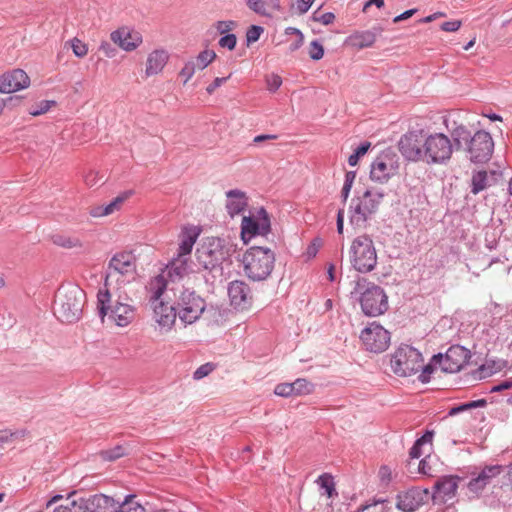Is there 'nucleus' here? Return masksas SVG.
I'll return each instance as SVG.
<instances>
[{
  "label": "nucleus",
  "mask_w": 512,
  "mask_h": 512,
  "mask_svg": "<svg viewBox=\"0 0 512 512\" xmlns=\"http://www.w3.org/2000/svg\"><path fill=\"white\" fill-rule=\"evenodd\" d=\"M439 366V363H434L433 362V358L431 359V362L427 365H423L422 364V372L421 374L419 375V380L422 382V383H427L430 381V375L434 372L435 370V367L436 366Z\"/></svg>",
  "instance_id": "48"
},
{
  "label": "nucleus",
  "mask_w": 512,
  "mask_h": 512,
  "mask_svg": "<svg viewBox=\"0 0 512 512\" xmlns=\"http://www.w3.org/2000/svg\"><path fill=\"white\" fill-rule=\"evenodd\" d=\"M190 257L180 255L177 253L170 262L166 265L161 274L152 278L147 286L149 293H152V298L158 300L167 288V281H178L187 275L190 270L189 264Z\"/></svg>",
  "instance_id": "7"
},
{
  "label": "nucleus",
  "mask_w": 512,
  "mask_h": 512,
  "mask_svg": "<svg viewBox=\"0 0 512 512\" xmlns=\"http://www.w3.org/2000/svg\"><path fill=\"white\" fill-rule=\"evenodd\" d=\"M133 259V255L131 253L123 252L114 255L109 262L106 279L115 273L120 275L133 274L135 271V263Z\"/></svg>",
  "instance_id": "23"
},
{
  "label": "nucleus",
  "mask_w": 512,
  "mask_h": 512,
  "mask_svg": "<svg viewBox=\"0 0 512 512\" xmlns=\"http://www.w3.org/2000/svg\"><path fill=\"white\" fill-rule=\"evenodd\" d=\"M274 393L277 396H281V397L293 396L294 395V393H293V386L291 385V383H280V384H277L275 389H274Z\"/></svg>",
  "instance_id": "50"
},
{
  "label": "nucleus",
  "mask_w": 512,
  "mask_h": 512,
  "mask_svg": "<svg viewBox=\"0 0 512 512\" xmlns=\"http://www.w3.org/2000/svg\"><path fill=\"white\" fill-rule=\"evenodd\" d=\"M248 206L246 193L239 189L226 191V210L231 217L242 214Z\"/></svg>",
  "instance_id": "25"
},
{
  "label": "nucleus",
  "mask_w": 512,
  "mask_h": 512,
  "mask_svg": "<svg viewBox=\"0 0 512 512\" xmlns=\"http://www.w3.org/2000/svg\"><path fill=\"white\" fill-rule=\"evenodd\" d=\"M25 435V431H10V430H4L0 431V444L7 443L13 438H21Z\"/></svg>",
  "instance_id": "51"
},
{
  "label": "nucleus",
  "mask_w": 512,
  "mask_h": 512,
  "mask_svg": "<svg viewBox=\"0 0 512 512\" xmlns=\"http://www.w3.org/2000/svg\"><path fill=\"white\" fill-rule=\"evenodd\" d=\"M198 259L202 263L205 269L220 270L222 271V264L224 261V252L218 243L216 248H212V244L209 246H202L197 251Z\"/></svg>",
  "instance_id": "20"
},
{
  "label": "nucleus",
  "mask_w": 512,
  "mask_h": 512,
  "mask_svg": "<svg viewBox=\"0 0 512 512\" xmlns=\"http://www.w3.org/2000/svg\"><path fill=\"white\" fill-rule=\"evenodd\" d=\"M470 358L471 353L468 349L460 345H453L445 354L433 355V362L439 363L443 372L457 373L469 362Z\"/></svg>",
  "instance_id": "13"
},
{
  "label": "nucleus",
  "mask_w": 512,
  "mask_h": 512,
  "mask_svg": "<svg viewBox=\"0 0 512 512\" xmlns=\"http://www.w3.org/2000/svg\"><path fill=\"white\" fill-rule=\"evenodd\" d=\"M111 295L108 289L99 290L97 293V310L98 314L104 321L108 316L117 326L125 327L129 325L135 317V309L132 304L118 299L113 305H110Z\"/></svg>",
  "instance_id": "8"
},
{
  "label": "nucleus",
  "mask_w": 512,
  "mask_h": 512,
  "mask_svg": "<svg viewBox=\"0 0 512 512\" xmlns=\"http://www.w3.org/2000/svg\"><path fill=\"white\" fill-rule=\"evenodd\" d=\"M126 448L122 445H117L112 449L103 450L100 452L102 459L106 461H114L124 455H126Z\"/></svg>",
  "instance_id": "39"
},
{
  "label": "nucleus",
  "mask_w": 512,
  "mask_h": 512,
  "mask_svg": "<svg viewBox=\"0 0 512 512\" xmlns=\"http://www.w3.org/2000/svg\"><path fill=\"white\" fill-rule=\"evenodd\" d=\"M132 195V191H125L115 197L109 204L105 205V211L110 214L114 213L115 211H118L123 203Z\"/></svg>",
  "instance_id": "37"
},
{
  "label": "nucleus",
  "mask_w": 512,
  "mask_h": 512,
  "mask_svg": "<svg viewBox=\"0 0 512 512\" xmlns=\"http://www.w3.org/2000/svg\"><path fill=\"white\" fill-rule=\"evenodd\" d=\"M350 294L359 301L362 312L368 317L380 316L388 310V296L384 289L366 278L359 277Z\"/></svg>",
  "instance_id": "3"
},
{
  "label": "nucleus",
  "mask_w": 512,
  "mask_h": 512,
  "mask_svg": "<svg viewBox=\"0 0 512 512\" xmlns=\"http://www.w3.org/2000/svg\"><path fill=\"white\" fill-rule=\"evenodd\" d=\"M168 59H169V54L167 51H165L163 49H158V50L152 51L148 55L147 61H146V69H145L146 75L149 77V76H153V75L160 73L163 70V68L165 67V65L167 64Z\"/></svg>",
  "instance_id": "28"
},
{
  "label": "nucleus",
  "mask_w": 512,
  "mask_h": 512,
  "mask_svg": "<svg viewBox=\"0 0 512 512\" xmlns=\"http://www.w3.org/2000/svg\"><path fill=\"white\" fill-rule=\"evenodd\" d=\"M309 55L310 58L315 61L323 58L324 48L323 45L318 40H314L310 43Z\"/></svg>",
  "instance_id": "44"
},
{
  "label": "nucleus",
  "mask_w": 512,
  "mask_h": 512,
  "mask_svg": "<svg viewBox=\"0 0 512 512\" xmlns=\"http://www.w3.org/2000/svg\"><path fill=\"white\" fill-rule=\"evenodd\" d=\"M295 8H296L297 12L300 15H302V14H305L310 9V6H309V4H307L306 0H296Z\"/></svg>",
  "instance_id": "60"
},
{
  "label": "nucleus",
  "mask_w": 512,
  "mask_h": 512,
  "mask_svg": "<svg viewBox=\"0 0 512 512\" xmlns=\"http://www.w3.org/2000/svg\"><path fill=\"white\" fill-rule=\"evenodd\" d=\"M429 497L428 489L412 488L397 496L396 507L403 512H413Z\"/></svg>",
  "instance_id": "17"
},
{
  "label": "nucleus",
  "mask_w": 512,
  "mask_h": 512,
  "mask_svg": "<svg viewBox=\"0 0 512 512\" xmlns=\"http://www.w3.org/2000/svg\"><path fill=\"white\" fill-rule=\"evenodd\" d=\"M512 388V380H506V381H503L502 383L498 384V385H495L491 388L490 392L491 393H495V392H500V391H503V390H508V389H511Z\"/></svg>",
  "instance_id": "57"
},
{
  "label": "nucleus",
  "mask_w": 512,
  "mask_h": 512,
  "mask_svg": "<svg viewBox=\"0 0 512 512\" xmlns=\"http://www.w3.org/2000/svg\"><path fill=\"white\" fill-rule=\"evenodd\" d=\"M52 241L55 245L66 248V249L82 247V243L78 238L67 236L64 234L54 235L52 237Z\"/></svg>",
  "instance_id": "32"
},
{
  "label": "nucleus",
  "mask_w": 512,
  "mask_h": 512,
  "mask_svg": "<svg viewBox=\"0 0 512 512\" xmlns=\"http://www.w3.org/2000/svg\"><path fill=\"white\" fill-rule=\"evenodd\" d=\"M55 104H56V102L53 100H43L37 105L36 108L30 109L29 114L32 116H39V115L45 114Z\"/></svg>",
  "instance_id": "45"
},
{
  "label": "nucleus",
  "mask_w": 512,
  "mask_h": 512,
  "mask_svg": "<svg viewBox=\"0 0 512 512\" xmlns=\"http://www.w3.org/2000/svg\"><path fill=\"white\" fill-rule=\"evenodd\" d=\"M270 232V217L264 207H260L255 214L242 217L241 239L245 244L256 236H267Z\"/></svg>",
  "instance_id": "11"
},
{
  "label": "nucleus",
  "mask_w": 512,
  "mask_h": 512,
  "mask_svg": "<svg viewBox=\"0 0 512 512\" xmlns=\"http://www.w3.org/2000/svg\"><path fill=\"white\" fill-rule=\"evenodd\" d=\"M458 477L445 476L436 481L434 485V502L446 503L453 499L458 488Z\"/></svg>",
  "instance_id": "21"
},
{
  "label": "nucleus",
  "mask_w": 512,
  "mask_h": 512,
  "mask_svg": "<svg viewBox=\"0 0 512 512\" xmlns=\"http://www.w3.org/2000/svg\"><path fill=\"white\" fill-rule=\"evenodd\" d=\"M451 137L458 150H464L474 163H485L490 160L494 142L491 135L479 130L473 135L464 125H458L451 131Z\"/></svg>",
  "instance_id": "2"
},
{
  "label": "nucleus",
  "mask_w": 512,
  "mask_h": 512,
  "mask_svg": "<svg viewBox=\"0 0 512 512\" xmlns=\"http://www.w3.org/2000/svg\"><path fill=\"white\" fill-rule=\"evenodd\" d=\"M177 314L185 324L194 323L205 309L204 300L190 289H183L176 302Z\"/></svg>",
  "instance_id": "12"
},
{
  "label": "nucleus",
  "mask_w": 512,
  "mask_h": 512,
  "mask_svg": "<svg viewBox=\"0 0 512 512\" xmlns=\"http://www.w3.org/2000/svg\"><path fill=\"white\" fill-rule=\"evenodd\" d=\"M263 4L267 10V17H271L274 12L281 8L280 0H263Z\"/></svg>",
  "instance_id": "55"
},
{
  "label": "nucleus",
  "mask_w": 512,
  "mask_h": 512,
  "mask_svg": "<svg viewBox=\"0 0 512 512\" xmlns=\"http://www.w3.org/2000/svg\"><path fill=\"white\" fill-rule=\"evenodd\" d=\"M201 229L197 226L188 225L182 228L179 235L180 243L178 248V254L190 257L192 248L197 241Z\"/></svg>",
  "instance_id": "27"
},
{
  "label": "nucleus",
  "mask_w": 512,
  "mask_h": 512,
  "mask_svg": "<svg viewBox=\"0 0 512 512\" xmlns=\"http://www.w3.org/2000/svg\"><path fill=\"white\" fill-rule=\"evenodd\" d=\"M237 38L232 33H226V48L229 50H233L236 46Z\"/></svg>",
  "instance_id": "63"
},
{
  "label": "nucleus",
  "mask_w": 512,
  "mask_h": 512,
  "mask_svg": "<svg viewBox=\"0 0 512 512\" xmlns=\"http://www.w3.org/2000/svg\"><path fill=\"white\" fill-rule=\"evenodd\" d=\"M100 50L107 56L113 57L115 55V49L111 47V45L107 42H104L100 46Z\"/></svg>",
  "instance_id": "64"
},
{
  "label": "nucleus",
  "mask_w": 512,
  "mask_h": 512,
  "mask_svg": "<svg viewBox=\"0 0 512 512\" xmlns=\"http://www.w3.org/2000/svg\"><path fill=\"white\" fill-rule=\"evenodd\" d=\"M275 260V253L262 246L250 247L239 258L245 275L252 281L266 280L274 269Z\"/></svg>",
  "instance_id": "5"
},
{
  "label": "nucleus",
  "mask_w": 512,
  "mask_h": 512,
  "mask_svg": "<svg viewBox=\"0 0 512 512\" xmlns=\"http://www.w3.org/2000/svg\"><path fill=\"white\" fill-rule=\"evenodd\" d=\"M76 493H71L64 502H66L69 507L70 512H92L90 507V498L89 497H79L77 499L73 498Z\"/></svg>",
  "instance_id": "30"
},
{
  "label": "nucleus",
  "mask_w": 512,
  "mask_h": 512,
  "mask_svg": "<svg viewBox=\"0 0 512 512\" xmlns=\"http://www.w3.org/2000/svg\"><path fill=\"white\" fill-rule=\"evenodd\" d=\"M72 50L77 57H84L87 52V46L77 38L72 40Z\"/></svg>",
  "instance_id": "53"
},
{
  "label": "nucleus",
  "mask_w": 512,
  "mask_h": 512,
  "mask_svg": "<svg viewBox=\"0 0 512 512\" xmlns=\"http://www.w3.org/2000/svg\"><path fill=\"white\" fill-rule=\"evenodd\" d=\"M312 20L315 22H320L323 25H329L334 22L335 15L332 12H326L319 15L318 11H315L312 15Z\"/></svg>",
  "instance_id": "49"
},
{
  "label": "nucleus",
  "mask_w": 512,
  "mask_h": 512,
  "mask_svg": "<svg viewBox=\"0 0 512 512\" xmlns=\"http://www.w3.org/2000/svg\"><path fill=\"white\" fill-rule=\"evenodd\" d=\"M85 183L89 187H94L104 183V176H99L97 172H89L85 176Z\"/></svg>",
  "instance_id": "52"
},
{
  "label": "nucleus",
  "mask_w": 512,
  "mask_h": 512,
  "mask_svg": "<svg viewBox=\"0 0 512 512\" xmlns=\"http://www.w3.org/2000/svg\"><path fill=\"white\" fill-rule=\"evenodd\" d=\"M247 7L254 13L267 17V10L263 4V0H244Z\"/></svg>",
  "instance_id": "46"
},
{
  "label": "nucleus",
  "mask_w": 512,
  "mask_h": 512,
  "mask_svg": "<svg viewBox=\"0 0 512 512\" xmlns=\"http://www.w3.org/2000/svg\"><path fill=\"white\" fill-rule=\"evenodd\" d=\"M218 364L213 362H207L198 367L193 373V379L199 381L208 375H210L216 368Z\"/></svg>",
  "instance_id": "41"
},
{
  "label": "nucleus",
  "mask_w": 512,
  "mask_h": 512,
  "mask_svg": "<svg viewBox=\"0 0 512 512\" xmlns=\"http://www.w3.org/2000/svg\"><path fill=\"white\" fill-rule=\"evenodd\" d=\"M267 88L271 92L278 90L282 84V79L279 75L272 74L266 78Z\"/></svg>",
  "instance_id": "54"
},
{
  "label": "nucleus",
  "mask_w": 512,
  "mask_h": 512,
  "mask_svg": "<svg viewBox=\"0 0 512 512\" xmlns=\"http://www.w3.org/2000/svg\"><path fill=\"white\" fill-rule=\"evenodd\" d=\"M384 194L367 189L361 196L354 197L349 206V221L356 229H365L377 212Z\"/></svg>",
  "instance_id": "6"
},
{
  "label": "nucleus",
  "mask_w": 512,
  "mask_h": 512,
  "mask_svg": "<svg viewBox=\"0 0 512 512\" xmlns=\"http://www.w3.org/2000/svg\"><path fill=\"white\" fill-rule=\"evenodd\" d=\"M111 40L125 51H133L142 43V36L138 31L128 27H121L113 31Z\"/></svg>",
  "instance_id": "22"
},
{
  "label": "nucleus",
  "mask_w": 512,
  "mask_h": 512,
  "mask_svg": "<svg viewBox=\"0 0 512 512\" xmlns=\"http://www.w3.org/2000/svg\"><path fill=\"white\" fill-rule=\"evenodd\" d=\"M487 405V401L485 399H478L474 401H470L467 403L460 404L451 408L448 412L449 416H455L461 412L468 411L474 408H482Z\"/></svg>",
  "instance_id": "35"
},
{
  "label": "nucleus",
  "mask_w": 512,
  "mask_h": 512,
  "mask_svg": "<svg viewBox=\"0 0 512 512\" xmlns=\"http://www.w3.org/2000/svg\"><path fill=\"white\" fill-rule=\"evenodd\" d=\"M389 502L384 499L374 500L371 503L360 506L356 512H389L391 506Z\"/></svg>",
  "instance_id": "33"
},
{
  "label": "nucleus",
  "mask_w": 512,
  "mask_h": 512,
  "mask_svg": "<svg viewBox=\"0 0 512 512\" xmlns=\"http://www.w3.org/2000/svg\"><path fill=\"white\" fill-rule=\"evenodd\" d=\"M503 470L501 465L485 466L477 477L472 478L468 483V488L471 492L477 493L482 491L493 478L498 476Z\"/></svg>",
  "instance_id": "24"
},
{
  "label": "nucleus",
  "mask_w": 512,
  "mask_h": 512,
  "mask_svg": "<svg viewBox=\"0 0 512 512\" xmlns=\"http://www.w3.org/2000/svg\"><path fill=\"white\" fill-rule=\"evenodd\" d=\"M487 179L486 171H478L477 173H474L471 179V192L476 195L484 190L487 185Z\"/></svg>",
  "instance_id": "36"
},
{
  "label": "nucleus",
  "mask_w": 512,
  "mask_h": 512,
  "mask_svg": "<svg viewBox=\"0 0 512 512\" xmlns=\"http://www.w3.org/2000/svg\"><path fill=\"white\" fill-rule=\"evenodd\" d=\"M421 447H422V445L419 442L415 441V443L413 444V446L411 447V449L409 451V455L412 459H418L421 457V455H422Z\"/></svg>",
  "instance_id": "58"
},
{
  "label": "nucleus",
  "mask_w": 512,
  "mask_h": 512,
  "mask_svg": "<svg viewBox=\"0 0 512 512\" xmlns=\"http://www.w3.org/2000/svg\"><path fill=\"white\" fill-rule=\"evenodd\" d=\"M377 252L372 238L366 234L356 237L349 249V261L353 269L366 274L377 265Z\"/></svg>",
  "instance_id": "9"
},
{
  "label": "nucleus",
  "mask_w": 512,
  "mask_h": 512,
  "mask_svg": "<svg viewBox=\"0 0 512 512\" xmlns=\"http://www.w3.org/2000/svg\"><path fill=\"white\" fill-rule=\"evenodd\" d=\"M30 84V79L25 71L14 69L0 76V92L12 93L24 88Z\"/></svg>",
  "instance_id": "19"
},
{
  "label": "nucleus",
  "mask_w": 512,
  "mask_h": 512,
  "mask_svg": "<svg viewBox=\"0 0 512 512\" xmlns=\"http://www.w3.org/2000/svg\"><path fill=\"white\" fill-rule=\"evenodd\" d=\"M150 302L153 307V319L163 329L169 330L176 320L177 310L175 306L168 305L160 300L156 301L150 293Z\"/></svg>",
  "instance_id": "18"
},
{
  "label": "nucleus",
  "mask_w": 512,
  "mask_h": 512,
  "mask_svg": "<svg viewBox=\"0 0 512 512\" xmlns=\"http://www.w3.org/2000/svg\"><path fill=\"white\" fill-rule=\"evenodd\" d=\"M216 57V54L213 50L206 49L198 54V56L194 59L197 68L199 70H203L206 68Z\"/></svg>",
  "instance_id": "38"
},
{
  "label": "nucleus",
  "mask_w": 512,
  "mask_h": 512,
  "mask_svg": "<svg viewBox=\"0 0 512 512\" xmlns=\"http://www.w3.org/2000/svg\"><path fill=\"white\" fill-rule=\"evenodd\" d=\"M105 210H106L105 205L95 206L91 209L90 214H91V216L96 217V218L109 215V213L106 212Z\"/></svg>",
  "instance_id": "59"
},
{
  "label": "nucleus",
  "mask_w": 512,
  "mask_h": 512,
  "mask_svg": "<svg viewBox=\"0 0 512 512\" xmlns=\"http://www.w3.org/2000/svg\"><path fill=\"white\" fill-rule=\"evenodd\" d=\"M264 32V28L258 25H252L246 32V43L247 46L259 40L261 34Z\"/></svg>",
  "instance_id": "43"
},
{
  "label": "nucleus",
  "mask_w": 512,
  "mask_h": 512,
  "mask_svg": "<svg viewBox=\"0 0 512 512\" xmlns=\"http://www.w3.org/2000/svg\"><path fill=\"white\" fill-rule=\"evenodd\" d=\"M317 484L322 488L324 489L325 491V494L329 497V498H332L334 496H337L338 493L335 489V483L333 481V477L329 474H322L320 475L317 480H316Z\"/></svg>",
  "instance_id": "34"
},
{
  "label": "nucleus",
  "mask_w": 512,
  "mask_h": 512,
  "mask_svg": "<svg viewBox=\"0 0 512 512\" xmlns=\"http://www.w3.org/2000/svg\"><path fill=\"white\" fill-rule=\"evenodd\" d=\"M293 386L294 395L308 394L311 391V384L303 378H298L294 382H291Z\"/></svg>",
  "instance_id": "42"
},
{
  "label": "nucleus",
  "mask_w": 512,
  "mask_h": 512,
  "mask_svg": "<svg viewBox=\"0 0 512 512\" xmlns=\"http://www.w3.org/2000/svg\"><path fill=\"white\" fill-rule=\"evenodd\" d=\"M371 147V143L368 142V141H364L362 142L354 151V153H352L349 158H348V164L350 166H355L357 165L360 157L364 156L369 148Z\"/></svg>",
  "instance_id": "40"
},
{
  "label": "nucleus",
  "mask_w": 512,
  "mask_h": 512,
  "mask_svg": "<svg viewBox=\"0 0 512 512\" xmlns=\"http://www.w3.org/2000/svg\"><path fill=\"white\" fill-rule=\"evenodd\" d=\"M398 162L389 153L379 155L371 164L370 177L380 183L388 181L398 170Z\"/></svg>",
  "instance_id": "16"
},
{
  "label": "nucleus",
  "mask_w": 512,
  "mask_h": 512,
  "mask_svg": "<svg viewBox=\"0 0 512 512\" xmlns=\"http://www.w3.org/2000/svg\"><path fill=\"white\" fill-rule=\"evenodd\" d=\"M145 508L136 501L135 495L125 496L123 501H119L115 512H144Z\"/></svg>",
  "instance_id": "31"
},
{
  "label": "nucleus",
  "mask_w": 512,
  "mask_h": 512,
  "mask_svg": "<svg viewBox=\"0 0 512 512\" xmlns=\"http://www.w3.org/2000/svg\"><path fill=\"white\" fill-rule=\"evenodd\" d=\"M336 225H337V232L339 234H342L343 228H344V208H341L338 210Z\"/></svg>",
  "instance_id": "61"
},
{
  "label": "nucleus",
  "mask_w": 512,
  "mask_h": 512,
  "mask_svg": "<svg viewBox=\"0 0 512 512\" xmlns=\"http://www.w3.org/2000/svg\"><path fill=\"white\" fill-rule=\"evenodd\" d=\"M461 27V21L453 20L446 21L441 24V29L445 32H455Z\"/></svg>",
  "instance_id": "56"
},
{
  "label": "nucleus",
  "mask_w": 512,
  "mask_h": 512,
  "mask_svg": "<svg viewBox=\"0 0 512 512\" xmlns=\"http://www.w3.org/2000/svg\"><path fill=\"white\" fill-rule=\"evenodd\" d=\"M422 354L410 345H401L391 358L393 372L401 377L416 374L422 368Z\"/></svg>",
  "instance_id": "10"
},
{
  "label": "nucleus",
  "mask_w": 512,
  "mask_h": 512,
  "mask_svg": "<svg viewBox=\"0 0 512 512\" xmlns=\"http://www.w3.org/2000/svg\"><path fill=\"white\" fill-rule=\"evenodd\" d=\"M320 246V241L318 239L314 240L311 245L308 246L307 248V254L309 257H314L317 252H318V248Z\"/></svg>",
  "instance_id": "62"
},
{
  "label": "nucleus",
  "mask_w": 512,
  "mask_h": 512,
  "mask_svg": "<svg viewBox=\"0 0 512 512\" xmlns=\"http://www.w3.org/2000/svg\"><path fill=\"white\" fill-rule=\"evenodd\" d=\"M197 65L194 60L187 61L180 71V76L184 78V83H187L192 78L196 71Z\"/></svg>",
  "instance_id": "47"
},
{
  "label": "nucleus",
  "mask_w": 512,
  "mask_h": 512,
  "mask_svg": "<svg viewBox=\"0 0 512 512\" xmlns=\"http://www.w3.org/2000/svg\"><path fill=\"white\" fill-rule=\"evenodd\" d=\"M360 339L367 350L381 353L389 346L390 333L381 325L373 322L362 330Z\"/></svg>",
  "instance_id": "14"
},
{
  "label": "nucleus",
  "mask_w": 512,
  "mask_h": 512,
  "mask_svg": "<svg viewBox=\"0 0 512 512\" xmlns=\"http://www.w3.org/2000/svg\"><path fill=\"white\" fill-rule=\"evenodd\" d=\"M89 498L92 512H115L119 503L113 497L104 494L91 495Z\"/></svg>",
  "instance_id": "29"
},
{
  "label": "nucleus",
  "mask_w": 512,
  "mask_h": 512,
  "mask_svg": "<svg viewBox=\"0 0 512 512\" xmlns=\"http://www.w3.org/2000/svg\"><path fill=\"white\" fill-rule=\"evenodd\" d=\"M454 141L444 133L409 131L398 143L399 151L409 161H422L428 165H444L452 157Z\"/></svg>",
  "instance_id": "1"
},
{
  "label": "nucleus",
  "mask_w": 512,
  "mask_h": 512,
  "mask_svg": "<svg viewBox=\"0 0 512 512\" xmlns=\"http://www.w3.org/2000/svg\"><path fill=\"white\" fill-rule=\"evenodd\" d=\"M85 299V292L79 286L62 285L56 293L54 313L61 322H76L81 317Z\"/></svg>",
  "instance_id": "4"
},
{
  "label": "nucleus",
  "mask_w": 512,
  "mask_h": 512,
  "mask_svg": "<svg viewBox=\"0 0 512 512\" xmlns=\"http://www.w3.org/2000/svg\"><path fill=\"white\" fill-rule=\"evenodd\" d=\"M227 294L230 306L235 311L247 310L252 305L251 290L249 285L244 281L235 280L230 282L227 287Z\"/></svg>",
  "instance_id": "15"
},
{
  "label": "nucleus",
  "mask_w": 512,
  "mask_h": 512,
  "mask_svg": "<svg viewBox=\"0 0 512 512\" xmlns=\"http://www.w3.org/2000/svg\"><path fill=\"white\" fill-rule=\"evenodd\" d=\"M381 32L382 29L380 27L373 28L372 30L356 31L346 39V43L357 49L371 47Z\"/></svg>",
  "instance_id": "26"
}]
</instances>
